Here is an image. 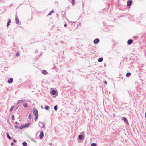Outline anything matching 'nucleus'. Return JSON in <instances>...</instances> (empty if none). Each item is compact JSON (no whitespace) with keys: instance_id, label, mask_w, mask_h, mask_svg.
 Returning a JSON list of instances; mask_svg holds the SVG:
<instances>
[{"instance_id":"obj_13","label":"nucleus","mask_w":146,"mask_h":146,"mask_svg":"<svg viewBox=\"0 0 146 146\" xmlns=\"http://www.w3.org/2000/svg\"><path fill=\"white\" fill-rule=\"evenodd\" d=\"M49 107L47 105H45L44 107V109L45 110H48L49 109Z\"/></svg>"},{"instance_id":"obj_10","label":"nucleus","mask_w":146,"mask_h":146,"mask_svg":"<svg viewBox=\"0 0 146 146\" xmlns=\"http://www.w3.org/2000/svg\"><path fill=\"white\" fill-rule=\"evenodd\" d=\"M42 73L46 75L47 74L48 72L44 70H42Z\"/></svg>"},{"instance_id":"obj_2","label":"nucleus","mask_w":146,"mask_h":146,"mask_svg":"<svg viewBox=\"0 0 146 146\" xmlns=\"http://www.w3.org/2000/svg\"><path fill=\"white\" fill-rule=\"evenodd\" d=\"M132 3V0H128L127 2V6H129L131 5Z\"/></svg>"},{"instance_id":"obj_18","label":"nucleus","mask_w":146,"mask_h":146,"mask_svg":"<svg viewBox=\"0 0 146 146\" xmlns=\"http://www.w3.org/2000/svg\"><path fill=\"white\" fill-rule=\"evenodd\" d=\"M126 15H128V14L126 13H123L122 15L119 17V18L121 17H122Z\"/></svg>"},{"instance_id":"obj_24","label":"nucleus","mask_w":146,"mask_h":146,"mask_svg":"<svg viewBox=\"0 0 146 146\" xmlns=\"http://www.w3.org/2000/svg\"><path fill=\"white\" fill-rule=\"evenodd\" d=\"M72 5L74 6L75 4V0H72Z\"/></svg>"},{"instance_id":"obj_12","label":"nucleus","mask_w":146,"mask_h":146,"mask_svg":"<svg viewBox=\"0 0 146 146\" xmlns=\"http://www.w3.org/2000/svg\"><path fill=\"white\" fill-rule=\"evenodd\" d=\"M11 22V20L10 19H9L8 21L7 22V27H8L9 26V25H10V23Z\"/></svg>"},{"instance_id":"obj_20","label":"nucleus","mask_w":146,"mask_h":146,"mask_svg":"<svg viewBox=\"0 0 146 146\" xmlns=\"http://www.w3.org/2000/svg\"><path fill=\"white\" fill-rule=\"evenodd\" d=\"M54 10H51L50 12L49 13H48V15H49V16H50L52 14V13L54 12Z\"/></svg>"},{"instance_id":"obj_9","label":"nucleus","mask_w":146,"mask_h":146,"mask_svg":"<svg viewBox=\"0 0 146 146\" xmlns=\"http://www.w3.org/2000/svg\"><path fill=\"white\" fill-rule=\"evenodd\" d=\"M123 118L124 120V121L125 123H127V124H128V120H127V119L125 117H123Z\"/></svg>"},{"instance_id":"obj_6","label":"nucleus","mask_w":146,"mask_h":146,"mask_svg":"<svg viewBox=\"0 0 146 146\" xmlns=\"http://www.w3.org/2000/svg\"><path fill=\"white\" fill-rule=\"evenodd\" d=\"M13 79L12 78H11L9 79H8L7 81L8 83L10 84L13 82Z\"/></svg>"},{"instance_id":"obj_38","label":"nucleus","mask_w":146,"mask_h":146,"mask_svg":"<svg viewBox=\"0 0 146 146\" xmlns=\"http://www.w3.org/2000/svg\"><path fill=\"white\" fill-rule=\"evenodd\" d=\"M103 29V30H104V31H107V30H106V29Z\"/></svg>"},{"instance_id":"obj_4","label":"nucleus","mask_w":146,"mask_h":146,"mask_svg":"<svg viewBox=\"0 0 146 146\" xmlns=\"http://www.w3.org/2000/svg\"><path fill=\"white\" fill-rule=\"evenodd\" d=\"M15 21L17 24H19L20 22L19 21V19L16 15L15 16Z\"/></svg>"},{"instance_id":"obj_37","label":"nucleus","mask_w":146,"mask_h":146,"mask_svg":"<svg viewBox=\"0 0 146 146\" xmlns=\"http://www.w3.org/2000/svg\"><path fill=\"white\" fill-rule=\"evenodd\" d=\"M21 126L22 127H23V128H25L24 125H21Z\"/></svg>"},{"instance_id":"obj_5","label":"nucleus","mask_w":146,"mask_h":146,"mask_svg":"<svg viewBox=\"0 0 146 146\" xmlns=\"http://www.w3.org/2000/svg\"><path fill=\"white\" fill-rule=\"evenodd\" d=\"M43 136H44V133H43V132L42 131L40 133V134L39 135V137L40 138V139H42L43 138Z\"/></svg>"},{"instance_id":"obj_3","label":"nucleus","mask_w":146,"mask_h":146,"mask_svg":"<svg viewBox=\"0 0 146 146\" xmlns=\"http://www.w3.org/2000/svg\"><path fill=\"white\" fill-rule=\"evenodd\" d=\"M39 126L40 127H44V123L42 122H39L38 123Z\"/></svg>"},{"instance_id":"obj_17","label":"nucleus","mask_w":146,"mask_h":146,"mask_svg":"<svg viewBox=\"0 0 146 146\" xmlns=\"http://www.w3.org/2000/svg\"><path fill=\"white\" fill-rule=\"evenodd\" d=\"M83 136L82 135H80L78 136V138L80 140L82 139H83Z\"/></svg>"},{"instance_id":"obj_40","label":"nucleus","mask_w":146,"mask_h":146,"mask_svg":"<svg viewBox=\"0 0 146 146\" xmlns=\"http://www.w3.org/2000/svg\"><path fill=\"white\" fill-rule=\"evenodd\" d=\"M145 117L146 118V112L145 113Z\"/></svg>"},{"instance_id":"obj_39","label":"nucleus","mask_w":146,"mask_h":146,"mask_svg":"<svg viewBox=\"0 0 146 146\" xmlns=\"http://www.w3.org/2000/svg\"><path fill=\"white\" fill-rule=\"evenodd\" d=\"M15 123L16 124H18V122L17 121L15 122Z\"/></svg>"},{"instance_id":"obj_25","label":"nucleus","mask_w":146,"mask_h":146,"mask_svg":"<svg viewBox=\"0 0 146 146\" xmlns=\"http://www.w3.org/2000/svg\"><path fill=\"white\" fill-rule=\"evenodd\" d=\"M14 107V106H12L10 108L9 111H11L13 110V109Z\"/></svg>"},{"instance_id":"obj_22","label":"nucleus","mask_w":146,"mask_h":146,"mask_svg":"<svg viewBox=\"0 0 146 146\" xmlns=\"http://www.w3.org/2000/svg\"><path fill=\"white\" fill-rule=\"evenodd\" d=\"M22 145L23 146H27V144L26 142L24 141L22 143Z\"/></svg>"},{"instance_id":"obj_42","label":"nucleus","mask_w":146,"mask_h":146,"mask_svg":"<svg viewBox=\"0 0 146 146\" xmlns=\"http://www.w3.org/2000/svg\"><path fill=\"white\" fill-rule=\"evenodd\" d=\"M18 108H16V109H17Z\"/></svg>"},{"instance_id":"obj_19","label":"nucleus","mask_w":146,"mask_h":146,"mask_svg":"<svg viewBox=\"0 0 146 146\" xmlns=\"http://www.w3.org/2000/svg\"><path fill=\"white\" fill-rule=\"evenodd\" d=\"M6 135H7V138H8V139H9L10 140L11 139V137L10 136V135H9V134L8 133H7Z\"/></svg>"},{"instance_id":"obj_29","label":"nucleus","mask_w":146,"mask_h":146,"mask_svg":"<svg viewBox=\"0 0 146 146\" xmlns=\"http://www.w3.org/2000/svg\"><path fill=\"white\" fill-rule=\"evenodd\" d=\"M14 127H15V129H17L18 128H19V127L17 125H15V126Z\"/></svg>"},{"instance_id":"obj_28","label":"nucleus","mask_w":146,"mask_h":146,"mask_svg":"<svg viewBox=\"0 0 146 146\" xmlns=\"http://www.w3.org/2000/svg\"><path fill=\"white\" fill-rule=\"evenodd\" d=\"M31 114H30L28 116V119H31Z\"/></svg>"},{"instance_id":"obj_26","label":"nucleus","mask_w":146,"mask_h":146,"mask_svg":"<svg viewBox=\"0 0 146 146\" xmlns=\"http://www.w3.org/2000/svg\"><path fill=\"white\" fill-rule=\"evenodd\" d=\"M97 144L96 143H92L91 144V146H96Z\"/></svg>"},{"instance_id":"obj_27","label":"nucleus","mask_w":146,"mask_h":146,"mask_svg":"<svg viewBox=\"0 0 146 146\" xmlns=\"http://www.w3.org/2000/svg\"><path fill=\"white\" fill-rule=\"evenodd\" d=\"M23 105L24 107H26L27 106V104L25 103L23 104Z\"/></svg>"},{"instance_id":"obj_15","label":"nucleus","mask_w":146,"mask_h":146,"mask_svg":"<svg viewBox=\"0 0 146 146\" xmlns=\"http://www.w3.org/2000/svg\"><path fill=\"white\" fill-rule=\"evenodd\" d=\"M103 60V58L102 57L99 58L98 60V61L99 62H102Z\"/></svg>"},{"instance_id":"obj_34","label":"nucleus","mask_w":146,"mask_h":146,"mask_svg":"<svg viewBox=\"0 0 146 146\" xmlns=\"http://www.w3.org/2000/svg\"><path fill=\"white\" fill-rule=\"evenodd\" d=\"M13 141L14 142H17V140L15 139H14L13 140Z\"/></svg>"},{"instance_id":"obj_16","label":"nucleus","mask_w":146,"mask_h":146,"mask_svg":"<svg viewBox=\"0 0 146 146\" xmlns=\"http://www.w3.org/2000/svg\"><path fill=\"white\" fill-rule=\"evenodd\" d=\"M56 93V91L55 90H52L51 91V94L52 95H55Z\"/></svg>"},{"instance_id":"obj_30","label":"nucleus","mask_w":146,"mask_h":146,"mask_svg":"<svg viewBox=\"0 0 146 146\" xmlns=\"http://www.w3.org/2000/svg\"><path fill=\"white\" fill-rule=\"evenodd\" d=\"M11 118L12 120H14L15 119L14 116V115H12Z\"/></svg>"},{"instance_id":"obj_8","label":"nucleus","mask_w":146,"mask_h":146,"mask_svg":"<svg viewBox=\"0 0 146 146\" xmlns=\"http://www.w3.org/2000/svg\"><path fill=\"white\" fill-rule=\"evenodd\" d=\"M99 42V40L98 38L95 39L94 41L93 42L95 44L98 43Z\"/></svg>"},{"instance_id":"obj_32","label":"nucleus","mask_w":146,"mask_h":146,"mask_svg":"<svg viewBox=\"0 0 146 146\" xmlns=\"http://www.w3.org/2000/svg\"><path fill=\"white\" fill-rule=\"evenodd\" d=\"M11 146H13L14 145V143L13 142H11Z\"/></svg>"},{"instance_id":"obj_7","label":"nucleus","mask_w":146,"mask_h":146,"mask_svg":"<svg viewBox=\"0 0 146 146\" xmlns=\"http://www.w3.org/2000/svg\"><path fill=\"white\" fill-rule=\"evenodd\" d=\"M133 42L132 40L131 39H129L127 41V43L128 45H130Z\"/></svg>"},{"instance_id":"obj_14","label":"nucleus","mask_w":146,"mask_h":146,"mask_svg":"<svg viewBox=\"0 0 146 146\" xmlns=\"http://www.w3.org/2000/svg\"><path fill=\"white\" fill-rule=\"evenodd\" d=\"M30 125V123H28L25 124L24 125L25 126V127H29Z\"/></svg>"},{"instance_id":"obj_23","label":"nucleus","mask_w":146,"mask_h":146,"mask_svg":"<svg viewBox=\"0 0 146 146\" xmlns=\"http://www.w3.org/2000/svg\"><path fill=\"white\" fill-rule=\"evenodd\" d=\"M54 110L55 111H57V109H58V106H57V105H56L55 106H54Z\"/></svg>"},{"instance_id":"obj_31","label":"nucleus","mask_w":146,"mask_h":146,"mask_svg":"<svg viewBox=\"0 0 146 146\" xmlns=\"http://www.w3.org/2000/svg\"><path fill=\"white\" fill-rule=\"evenodd\" d=\"M23 129L22 127L21 126H20L19 127V129Z\"/></svg>"},{"instance_id":"obj_41","label":"nucleus","mask_w":146,"mask_h":146,"mask_svg":"<svg viewBox=\"0 0 146 146\" xmlns=\"http://www.w3.org/2000/svg\"><path fill=\"white\" fill-rule=\"evenodd\" d=\"M137 37H134V38L135 39H136L137 38Z\"/></svg>"},{"instance_id":"obj_11","label":"nucleus","mask_w":146,"mask_h":146,"mask_svg":"<svg viewBox=\"0 0 146 146\" xmlns=\"http://www.w3.org/2000/svg\"><path fill=\"white\" fill-rule=\"evenodd\" d=\"M24 102V100H19L17 103V104H18L20 103H22Z\"/></svg>"},{"instance_id":"obj_21","label":"nucleus","mask_w":146,"mask_h":146,"mask_svg":"<svg viewBox=\"0 0 146 146\" xmlns=\"http://www.w3.org/2000/svg\"><path fill=\"white\" fill-rule=\"evenodd\" d=\"M131 73L130 72H127L126 73V76L127 77H129L131 75Z\"/></svg>"},{"instance_id":"obj_36","label":"nucleus","mask_w":146,"mask_h":146,"mask_svg":"<svg viewBox=\"0 0 146 146\" xmlns=\"http://www.w3.org/2000/svg\"><path fill=\"white\" fill-rule=\"evenodd\" d=\"M64 26L65 27H66L67 26V24L65 23L64 25Z\"/></svg>"},{"instance_id":"obj_35","label":"nucleus","mask_w":146,"mask_h":146,"mask_svg":"<svg viewBox=\"0 0 146 146\" xmlns=\"http://www.w3.org/2000/svg\"><path fill=\"white\" fill-rule=\"evenodd\" d=\"M104 83L106 84H107V81H104Z\"/></svg>"},{"instance_id":"obj_1","label":"nucleus","mask_w":146,"mask_h":146,"mask_svg":"<svg viewBox=\"0 0 146 146\" xmlns=\"http://www.w3.org/2000/svg\"><path fill=\"white\" fill-rule=\"evenodd\" d=\"M33 115L35 116V120L36 121L38 118V111L36 110L35 108L33 109Z\"/></svg>"},{"instance_id":"obj_33","label":"nucleus","mask_w":146,"mask_h":146,"mask_svg":"<svg viewBox=\"0 0 146 146\" xmlns=\"http://www.w3.org/2000/svg\"><path fill=\"white\" fill-rule=\"evenodd\" d=\"M19 54H20L18 52V53H17V54H16V56H18L19 55Z\"/></svg>"}]
</instances>
